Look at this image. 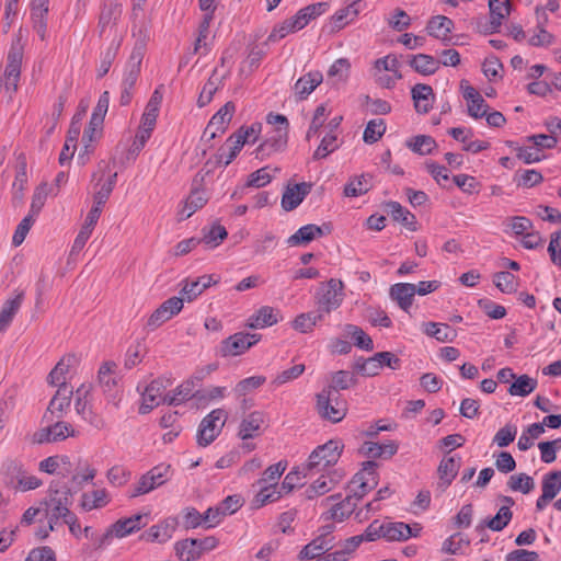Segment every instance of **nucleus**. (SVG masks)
<instances>
[{
  "mask_svg": "<svg viewBox=\"0 0 561 561\" xmlns=\"http://www.w3.org/2000/svg\"><path fill=\"white\" fill-rule=\"evenodd\" d=\"M46 517L48 518L49 530L55 529V525L57 522L62 518L66 519L71 517L73 513L70 512V506L72 504H64L60 502H56L54 500H46Z\"/></svg>",
  "mask_w": 561,
  "mask_h": 561,
  "instance_id": "obj_30",
  "label": "nucleus"
},
{
  "mask_svg": "<svg viewBox=\"0 0 561 561\" xmlns=\"http://www.w3.org/2000/svg\"><path fill=\"white\" fill-rule=\"evenodd\" d=\"M60 463H62L65 466L64 470L60 471V473L62 474V477H66L67 474H69L71 472L70 468H68L70 462H69V457H67V456L47 457L39 462V469L46 473L53 474L60 467Z\"/></svg>",
  "mask_w": 561,
  "mask_h": 561,
  "instance_id": "obj_48",
  "label": "nucleus"
},
{
  "mask_svg": "<svg viewBox=\"0 0 561 561\" xmlns=\"http://www.w3.org/2000/svg\"><path fill=\"white\" fill-rule=\"evenodd\" d=\"M286 467L287 463L283 461L271 465L264 470L262 478L256 481V485H278V479L284 473Z\"/></svg>",
  "mask_w": 561,
  "mask_h": 561,
  "instance_id": "obj_51",
  "label": "nucleus"
},
{
  "mask_svg": "<svg viewBox=\"0 0 561 561\" xmlns=\"http://www.w3.org/2000/svg\"><path fill=\"white\" fill-rule=\"evenodd\" d=\"M407 147L419 154H430L437 147L435 139L427 135H417L407 141Z\"/></svg>",
  "mask_w": 561,
  "mask_h": 561,
  "instance_id": "obj_42",
  "label": "nucleus"
},
{
  "mask_svg": "<svg viewBox=\"0 0 561 561\" xmlns=\"http://www.w3.org/2000/svg\"><path fill=\"white\" fill-rule=\"evenodd\" d=\"M273 136L267 138L257 147L256 157L260 154L262 157L270 156L271 153L280 151L286 147L288 130H286V128H276L273 130Z\"/></svg>",
  "mask_w": 561,
  "mask_h": 561,
  "instance_id": "obj_24",
  "label": "nucleus"
},
{
  "mask_svg": "<svg viewBox=\"0 0 561 561\" xmlns=\"http://www.w3.org/2000/svg\"><path fill=\"white\" fill-rule=\"evenodd\" d=\"M260 490L252 500V507L261 508L268 503L276 502L283 496V492L278 491V485H259Z\"/></svg>",
  "mask_w": 561,
  "mask_h": 561,
  "instance_id": "obj_37",
  "label": "nucleus"
},
{
  "mask_svg": "<svg viewBox=\"0 0 561 561\" xmlns=\"http://www.w3.org/2000/svg\"><path fill=\"white\" fill-rule=\"evenodd\" d=\"M561 491V471L547 473L542 479V494L553 500Z\"/></svg>",
  "mask_w": 561,
  "mask_h": 561,
  "instance_id": "obj_52",
  "label": "nucleus"
},
{
  "mask_svg": "<svg viewBox=\"0 0 561 561\" xmlns=\"http://www.w3.org/2000/svg\"><path fill=\"white\" fill-rule=\"evenodd\" d=\"M507 486L515 492H522L523 494L530 493L535 488L534 479L526 473L512 474L508 478Z\"/></svg>",
  "mask_w": 561,
  "mask_h": 561,
  "instance_id": "obj_49",
  "label": "nucleus"
},
{
  "mask_svg": "<svg viewBox=\"0 0 561 561\" xmlns=\"http://www.w3.org/2000/svg\"><path fill=\"white\" fill-rule=\"evenodd\" d=\"M371 175L362 174L352 178L348 183L344 186V195L347 197H356L366 194L371 188Z\"/></svg>",
  "mask_w": 561,
  "mask_h": 561,
  "instance_id": "obj_36",
  "label": "nucleus"
},
{
  "mask_svg": "<svg viewBox=\"0 0 561 561\" xmlns=\"http://www.w3.org/2000/svg\"><path fill=\"white\" fill-rule=\"evenodd\" d=\"M116 364L114 362H105L99 369V383L102 387L104 393L111 398H115L117 381L113 376Z\"/></svg>",
  "mask_w": 561,
  "mask_h": 561,
  "instance_id": "obj_29",
  "label": "nucleus"
},
{
  "mask_svg": "<svg viewBox=\"0 0 561 561\" xmlns=\"http://www.w3.org/2000/svg\"><path fill=\"white\" fill-rule=\"evenodd\" d=\"M24 299V293L20 291L14 298L4 301L0 310V333L7 330V328L13 321V318L20 310Z\"/></svg>",
  "mask_w": 561,
  "mask_h": 561,
  "instance_id": "obj_27",
  "label": "nucleus"
},
{
  "mask_svg": "<svg viewBox=\"0 0 561 561\" xmlns=\"http://www.w3.org/2000/svg\"><path fill=\"white\" fill-rule=\"evenodd\" d=\"M323 229H327L328 232L330 231L329 226L325 225L322 227L313 224L302 226L287 239V243L290 247L307 244L316 238L323 236Z\"/></svg>",
  "mask_w": 561,
  "mask_h": 561,
  "instance_id": "obj_20",
  "label": "nucleus"
},
{
  "mask_svg": "<svg viewBox=\"0 0 561 561\" xmlns=\"http://www.w3.org/2000/svg\"><path fill=\"white\" fill-rule=\"evenodd\" d=\"M517 434V427L512 424H506L500 428L493 437V444L497 447H506L514 442Z\"/></svg>",
  "mask_w": 561,
  "mask_h": 561,
  "instance_id": "obj_64",
  "label": "nucleus"
},
{
  "mask_svg": "<svg viewBox=\"0 0 561 561\" xmlns=\"http://www.w3.org/2000/svg\"><path fill=\"white\" fill-rule=\"evenodd\" d=\"M183 309V299L171 297L163 301L149 317L147 328L153 330L170 320Z\"/></svg>",
  "mask_w": 561,
  "mask_h": 561,
  "instance_id": "obj_12",
  "label": "nucleus"
},
{
  "mask_svg": "<svg viewBox=\"0 0 561 561\" xmlns=\"http://www.w3.org/2000/svg\"><path fill=\"white\" fill-rule=\"evenodd\" d=\"M387 208L389 209V213L391 214L393 220L399 221L402 226H404L411 231L417 230L416 217L409 210L404 209L400 203L388 202Z\"/></svg>",
  "mask_w": 561,
  "mask_h": 561,
  "instance_id": "obj_33",
  "label": "nucleus"
},
{
  "mask_svg": "<svg viewBox=\"0 0 561 561\" xmlns=\"http://www.w3.org/2000/svg\"><path fill=\"white\" fill-rule=\"evenodd\" d=\"M344 332L347 336H351L354 341L355 346L365 351H373L374 343L369 335H367L363 329L355 324H346Z\"/></svg>",
  "mask_w": 561,
  "mask_h": 561,
  "instance_id": "obj_43",
  "label": "nucleus"
},
{
  "mask_svg": "<svg viewBox=\"0 0 561 561\" xmlns=\"http://www.w3.org/2000/svg\"><path fill=\"white\" fill-rule=\"evenodd\" d=\"M343 444L340 440L331 439L325 444L318 446L309 456L307 468H327L335 465L342 454Z\"/></svg>",
  "mask_w": 561,
  "mask_h": 561,
  "instance_id": "obj_4",
  "label": "nucleus"
},
{
  "mask_svg": "<svg viewBox=\"0 0 561 561\" xmlns=\"http://www.w3.org/2000/svg\"><path fill=\"white\" fill-rule=\"evenodd\" d=\"M312 184L307 182L288 185L282 196V207L286 211L297 208L311 192Z\"/></svg>",
  "mask_w": 561,
  "mask_h": 561,
  "instance_id": "obj_17",
  "label": "nucleus"
},
{
  "mask_svg": "<svg viewBox=\"0 0 561 561\" xmlns=\"http://www.w3.org/2000/svg\"><path fill=\"white\" fill-rule=\"evenodd\" d=\"M75 435L76 432L69 423L57 421L53 425L36 431L32 435L31 442L33 444L54 443Z\"/></svg>",
  "mask_w": 561,
  "mask_h": 561,
  "instance_id": "obj_9",
  "label": "nucleus"
},
{
  "mask_svg": "<svg viewBox=\"0 0 561 561\" xmlns=\"http://www.w3.org/2000/svg\"><path fill=\"white\" fill-rule=\"evenodd\" d=\"M334 538H328L325 536H318L311 542L306 545L299 553L300 559H314L327 553L334 547Z\"/></svg>",
  "mask_w": 561,
  "mask_h": 561,
  "instance_id": "obj_26",
  "label": "nucleus"
},
{
  "mask_svg": "<svg viewBox=\"0 0 561 561\" xmlns=\"http://www.w3.org/2000/svg\"><path fill=\"white\" fill-rule=\"evenodd\" d=\"M390 298L403 310L408 311L414 299V284L397 283L389 288Z\"/></svg>",
  "mask_w": 561,
  "mask_h": 561,
  "instance_id": "obj_21",
  "label": "nucleus"
},
{
  "mask_svg": "<svg viewBox=\"0 0 561 561\" xmlns=\"http://www.w3.org/2000/svg\"><path fill=\"white\" fill-rule=\"evenodd\" d=\"M341 481V477L337 479L328 478L327 476L319 477L306 490V497L311 500L316 496L323 495L332 490Z\"/></svg>",
  "mask_w": 561,
  "mask_h": 561,
  "instance_id": "obj_40",
  "label": "nucleus"
},
{
  "mask_svg": "<svg viewBox=\"0 0 561 561\" xmlns=\"http://www.w3.org/2000/svg\"><path fill=\"white\" fill-rule=\"evenodd\" d=\"M385 131L386 123L383 119H371L367 123L363 139L366 144H375L382 137Z\"/></svg>",
  "mask_w": 561,
  "mask_h": 561,
  "instance_id": "obj_56",
  "label": "nucleus"
},
{
  "mask_svg": "<svg viewBox=\"0 0 561 561\" xmlns=\"http://www.w3.org/2000/svg\"><path fill=\"white\" fill-rule=\"evenodd\" d=\"M174 550L181 561H196L202 556L196 539L180 540L175 543Z\"/></svg>",
  "mask_w": 561,
  "mask_h": 561,
  "instance_id": "obj_39",
  "label": "nucleus"
},
{
  "mask_svg": "<svg viewBox=\"0 0 561 561\" xmlns=\"http://www.w3.org/2000/svg\"><path fill=\"white\" fill-rule=\"evenodd\" d=\"M27 182L26 161L20 159L16 165L15 181L13 182V199L21 203L23 199V191Z\"/></svg>",
  "mask_w": 561,
  "mask_h": 561,
  "instance_id": "obj_47",
  "label": "nucleus"
},
{
  "mask_svg": "<svg viewBox=\"0 0 561 561\" xmlns=\"http://www.w3.org/2000/svg\"><path fill=\"white\" fill-rule=\"evenodd\" d=\"M175 396L179 401L182 403L186 402L190 399H198L202 400L205 398L204 393L196 390V383L194 380H185L181 385H179L174 390Z\"/></svg>",
  "mask_w": 561,
  "mask_h": 561,
  "instance_id": "obj_54",
  "label": "nucleus"
},
{
  "mask_svg": "<svg viewBox=\"0 0 561 561\" xmlns=\"http://www.w3.org/2000/svg\"><path fill=\"white\" fill-rule=\"evenodd\" d=\"M347 5L337 12L332 16L333 23L336 28H342L345 23L344 20L348 19L353 21L358 14H359V8L355 5L354 2L345 1Z\"/></svg>",
  "mask_w": 561,
  "mask_h": 561,
  "instance_id": "obj_63",
  "label": "nucleus"
},
{
  "mask_svg": "<svg viewBox=\"0 0 561 561\" xmlns=\"http://www.w3.org/2000/svg\"><path fill=\"white\" fill-rule=\"evenodd\" d=\"M383 533L385 538L390 541H404L411 537H417L412 527L402 522L383 524Z\"/></svg>",
  "mask_w": 561,
  "mask_h": 561,
  "instance_id": "obj_32",
  "label": "nucleus"
},
{
  "mask_svg": "<svg viewBox=\"0 0 561 561\" xmlns=\"http://www.w3.org/2000/svg\"><path fill=\"white\" fill-rule=\"evenodd\" d=\"M175 528L176 522L174 519H165L144 531L141 539L148 542L164 543L172 538Z\"/></svg>",
  "mask_w": 561,
  "mask_h": 561,
  "instance_id": "obj_18",
  "label": "nucleus"
},
{
  "mask_svg": "<svg viewBox=\"0 0 561 561\" xmlns=\"http://www.w3.org/2000/svg\"><path fill=\"white\" fill-rule=\"evenodd\" d=\"M454 22L444 15H435L427 23V32L436 38H446L451 32Z\"/></svg>",
  "mask_w": 561,
  "mask_h": 561,
  "instance_id": "obj_38",
  "label": "nucleus"
},
{
  "mask_svg": "<svg viewBox=\"0 0 561 561\" xmlns=\"http://www.w3.org/2000/svg\"><path fill=\"white\" fill-rule=\"evenodd\" d=\"M414 107L417 113L426 114L433 106L435 99L433 89L428 84L417 83L411 90Z\"/></svg>",
  "mask_w": 561,
  "mask_h": 561,
  "instance_id": "obj_19",
  "label": "nucleus"
},
{
  "mask_svg": "<svg viewBox=\"0 0 561 561\" xmlns=\"http://www.w3.org/2000/svg\"><path fill=\"white\" fill-rule=\"evenodd\" d=\"M340 147L337 137L334 133H328L321 140L320 145L313 152L314 160L327 158L330 153L334 152Z\"/></svg>",
  "mask_w": 561,
  "mask_h": 561,
  "instance_id": "obj_50",
  "label": "nucleus"
},
{
  "mask_svg": "<svg viewBox=\"0 0 561 561\" xmlns=\"http://www.w3.org/2000/svg\"><path fill=\"white\" fill-rule=\"evenodd\" d=\"M493 283L504 294H512L517 290L516 277L506 271L495 273Z\"/></svg>",
  "mask_w": 561,
  "mask_h": 561,
  "instance_id": "obj_57",
  "label": "nucleus"
},
{
  "mask_svg": "<svg viewBox=\"0 0 561 561\" xmlns=\"http://www.w3.org/2000/svg\"><path fill=\"white\" fill-rule=\"evenodd\" d=\"M374 467H377L375 461H365L363 469L355 473L348 483L350 495L357 503L378 484V480L373 476V483H369V479H366V474H371Z\"/></svg>",
  "mask_w": 561,
  "mask_h": 561,
  "instance_id": "obj_8",
  "label": "nucleus"
},
{
  "mask_svg": "<svg viewBox=\"0 0 561 561\" xmlns=\"http://www.w3.org/2000/svg\"><path fill=\"white\" fill-rule=\"evenodd\" d=\"M146 54L145 39H138L131 50L129 59L126 65V73L123 80V91L121 93L119 103L125 106L130 103L131 89L137 82L140 73L141 62Z\"/></svg>",
  "mask_w": 561,
  "mask_h": 561,
  "instance_id": "obj_3",
  "label": "nucleus"
},
{
  "mask_svg": "<svg viewBox=\"0 0 561 561\" xmlns=\"http://www.w3.org/2000/svg\"><path fill=\"white\" fill-rule=\"evenodd\" d=\"M236 111L233 102H227L219 111L211 117L208 125L204 130V136L208 137V140L214 139L219 134H224L232 115Z\"/></svg>",
  "mask_w": 561,
  "mask_h": 561,
  "instance_id": "obj_13",
  "label": "nucleus"
},
{
  "mask_svg": "<svg viewBox=\"0 0 561 561\" xmlns=\"http://www.w3.org/2000/svg\"><path fill=\"white\" fill-rule=\"evenodd\" d=\"M537 387V380L528 375H522L515 379L510 386L508 393L511 396L526 397Z\"/></svg>",
  "mask_w": 561,
  "mask_h": 561,
  "instance_id": "obj_44",
  "label": "nucleus"
},
{
  "mask_svg": "<svg viewBox=\"0 0 561 561\" xmlns=\"http://www.w3.org/2000/svg\"><path fill=\"white\" fill-rule=\"evenodd\" d=\"M355 375L348 370H339L332 374L331 383L323 390H331L332 394L339 396L340 390H346L356 386Z\"/></svg>",
  "mask_w": 561,
  "mask_h": 561,
  "instance_id": "obj_35",
  "label": "nucleus"
},
{
  "mask_svg": "<svg viewBox=\"0 0 561 561\" xmlns=\"http://www.w3.org/2000/svg\"><path fill=\"white\" fill-rule=\"evenodd\" d=\"M398 451L396 442L378 444L375 442H365L359 448V454L368 458H391Z\"/></svg>",
  "mask_w": 561,
  "mask_h": 561,
  "instance_id": "obj_23",
  "label": "nucleus"
},
{
  "mask_svg": "<svg viewBox=\"0 0 561 561\" xmlns=\"http://www.w3.org/2000/svg\"><path fill=\"white\" fill-rule=\"evenodd\" d=\"M49 186L46 182L44 183H41L34 194H33V198H32V203H31V208H30V213L32 216H35L37 217V215L41 213L43 206L45 205V202H46V198L49 194Z\"/></svg>",
  "mask_w": 561,
  "mask_h": 561,
  "instance_id": "obj_60",
  "label": "nucleus"
},
{
  "mask_svg": "<svg viewBox=\"0 0 561 561\" xmlns=\"http://www.w3.org/2000/svg\"><path fill=\"white\" fill-rule=\"evenodd\" d=\"M350 62L346 58H340L333 62L328 71V81L332 83L344 82L347 79Z\"/></svg>",
  "mask_w": 561,
  "mask_h": 561,
  "instance_id": "obj_55",
  "label": "nucleus"
},
{
  "mask_svg": "<svg viewBox=\"0 0 561 561\" xmlns=\"http://www.w3.org/2000/svg\"><path fill=\"white\" fill-rule=\"evenodd\" d=\"M23 60V45L20 38H16L8 53L7 66L3 78L0 80V93H4L9 99L18 90V83L21 76V66Z\"/></svg>",
  "mask_w": 561,
  "mask_h": 561,
  "instance_id": "obj_1",
  "label": "nucleus"
},
{
  "mask_svg": "<svg viewBox=\"0 0 561 561\" xmlns=\"http://www.w3.org/2000/svg\"><path fill=\"white\" fill-rule=\"evenodd\" d=\"M323 81L320 71H310L300 77L294 87L295 94L299 100H305Z\"/></svg>",
  "mask_w": 561,
  "mask_h": 561,
  "instance_id": "obj_25",
  "label": "nucleus"
},
{
  "mask_svg": "<svg viewBox=\"0 0 561 561\" xmlns=\"http://www.w3.org/2000/svg\"><path fill=\"white\" fill-rule=\"evenodd\" d=\"M261 339L260 334L238 332L230 335L221 343V353L224 356H238L255 345Z\"/></svg>",
  "mask_w": 561,
  "mask_h": 561,
  "instance_id": "obj_10",
  "label": "nucleus"
},
{
  "mask_svg": "<svg viewBox=\"0 0 561 561\" xmlns=\"http://www.w3.org/2000/svg\"><path fill=\"white\" fill-rule=\"evenodd\" d=\"M322 320L323 318L317 311L301 313L295 318L293 327L295 330L301 333H307L310 332L312 328Z\"/></svg>",
  "mask_w": 561,
  "mask_h": 561,
  "instance_id": "obj_53",
  "label": "nucleus"
},
{
  "mask_svg": "<svg viewBox=\"0 0 561 561\" xmlns=\"http://www.w3.org/2000/svg\"><path fill=\"white\" fill-rule=\"evenodd\" d=\"M103 122L104 119L102 118H99L98 122L93 121V116L91 115L89 126L83 131L82 136V142L85 153L92 152L93 148L91 147V142L96 138V136L101 134Z\"/></svg>",
  "mask_w": 561,
  "mask_h": 561,
  "instance_id": "obj_59",
  "label": "nucleus"
},
{
  "mask_svg": "<svg viewBox=\"0 0 561 561\" xmlns=\"http://www.w3.org/2000/svg\"><path fill=\"white\" fill-rule=\"evenodd\" d=\"M208 201L206 193L203 190H194L185 202L184 209L187 214L182 219L190 218L197 209L202 208Z\"/></svg>",
  "mask_w": 561,
  "mask_h": 561,
  "instance_id": "obj_58",
  "label": "nucleus"
},
{
  "mask_svg": "<svg viewBox=\"0 0 561 561\" xmlns=\"http://www.w3.org/2000/svg\"><path fill=\"white\" fill-rule=\"evenodd\" d=\"M243 137L244 136L232 134L227 139L226 144L219 148L216 154V163L219 164L224 162L225 165L230 164L244 145Z\"/></svg>",
  "mask_w": 561,
  "mask_h": 561,
  "instance_id": "obj_22",
  "label": "nucleus"
},
{
  "mask_svg": "<svg viewBox=\"0 0 561 561\" xmlns=\"http://www.w3.org/2000/svg\"><path fill=\"white\" fill-rule=\"evenodd\" d=\"M47 500H54L64 504L73 503V492L69 485L60 480H54L49 485V495Z\"/></svg>",
  "mask_w": 561,
  "mask_h": 561,
  "instance_id": "obj_41",
  "label": "nucleus"
},
{
  "mask_svg": "<svg viewBox=\"0 0 561 561\" xmlns=\"http://www.w3.org/2000/svg\"><path fill=\"white\" fill-rule=\"evenodd\" d=\"M72 394V388L68 387L66 381H62L55 396L51 398L44 419L48 422H51L54 417L61 419L70 407Z\"/></svg>",
  "mask_w": 561,
  "mask_h": 561,
  "instance_id": "obj_11",
  "label": "nucleus"
},
{
  "mask_svg": "<svg viewBox=\"0 0 561 561\" xmlns=\"http://www.w3.org/2000/svg\"><path fill=\"white\" fill-rule=\"evenodd\" d=\"M73 362L75 357L72 355L62 357L48 375L49 385L59 387V385L65 381V375L69 371Z\"/></svg>",
  "mask_w": 561,
  "mask_h": 561,
  "instance_id": "obj_46",
  "label": "nucleus"
},
{
  "mask_svg": "<svg viewBox=\"0 0 561 561\" xmlns=\"http://www.w3.org/2000/svg\"><path fill=\"white\" fill-rule=\"evenodd\" d=\"M357 506V502L353 500L350 494L342 501L335 503L329 513L324 516L325 520L333 519L336 522H343L351 516Z\"/></svg>",
  "mask_w": 561,
  "mask_h": 561,
  "instance_id": "obj_31",
  "label": "nucleus"
},
{
  "mask_svg": "<svg viewBox=\"0 0 561 561\" xmlns=\"http://www.w3.org/2000/svg\"><path fill=\"white\" fill-rule=\"evenodd\" d=\"M144 518V515L136 514L131 517L119 519L115 524L112 525V527L102 536L100 539V547L105 545L106 540L112 537L113 535L123 538L127 535L133 534L136 530H139L144 524H141V520Z\"/></svg>",
  "mask_w": 561,
  "mask_h": 561,
  "instance_id": "obj_16",
  "label": "nucleus"
},
{
  "mask_svg": "<svg viewBox=\"0 0 561 561\" xmlns=\"http://www.w3.org/2000/svg\"><path fill=\"white\" fill-rule=\"evenodd\" d=\"M171 385L169 379L158 378L152 380L142 393V402L139 407L140 414L149 413L153 408L160 404L163 391Z\"/></svg>",
  "mask_w": 561,
  "mask_h": 561,
  "instance_id": "obj_14",
  "label": "nucleus"
},
{
  "mask_svg": "<svg viewBox=\"0 0 561 561\" xmlns=\"http://www.w3.org/2000/svg\"><path fill=\"white\" fill-rule=\"evenodd\" d=\"M107 502L108 499L106 491L104 489H99L90 493H83L81 506L85 511H92L105 506Z\"/></svg>",
  "mask_w": 561,
  "mask_h": 561,
  "instance_id": "obj_45",
  "label": "nucleus"
},
{
  "mask_svg": "<svg viewBox=\"0 0 561 561\" xmlns=\"http://www.w3.org/2000/svg\"><path fill=\"white\" fill-rule=\"evenodd\" d=\"M228 236V232L224 226H213L201 240L202 243L208 248H216Z\"/></svg>",
  "mask_w": 561,
  "mask_h": 561,
  "instance_id": "obj_62",
  "label": "nucleus"
},
{
  "mask_svg": "<svg viewBox=\"0 0 561 561\" xmlns=\"http://www.w3.org/2000/svg\"><path fill=\"white\" fill-rule=\"evenodd\" d=\"M317 411L321 417L337 423L346 415V402L339 400L331 390H322L317 394Z\"/></svg>",
  "mask_w": 561,
  "mask_h": 561,
  "instance_id": "obj_5",
  "label": "nucleus"
},
{
  "mask_svg": "<svg viewBox=\"0 0 561 561\" xmlns=\"http://www.w3.org/2000/svg\"><path fill=\"white\" fill-rule=\"evenodd\" d=\"M460 467V458L456 459L455 457H444L438 466L437 473L439 477V486L446 489L458 473V469Z\"/></svg>",
  "mask_w": 561,
  "mask_h": 561,
  "instance_id": "obj_28",
  "label": "nucleus"
},
{
  "mask_svg": "<svg viewBox=\"0 0 561 561\" xmlns=\"http://www.w3.org/2000/svg\"><path fill=\"white\" fill-rule=\"evenodd\" d=\"M265 421L266 416L262 411H253L247 414L239 424L238 437L247 440L260 436Z\"/></svg>",
  "mask_w": 561,
  "mask_h": 561,
  "instance_id": "obj_15",
  "label": "nucleus"
},
{
  "mask_svg": "<svg viewBox=\"0 0 561 561\" xmlns=\"http://www.w3.org/2000/svg\"><path fill=\"white\" fill-rule=\"evenodd\" d=\"M170 465H158L142 474L134 485L129 497H137L164 484L169 479Z\"/></svg>",
  "mask_w": 561,
  "mask_h": 561,
  "instance_id": "obj_7",
  "label": "nucleus"
},
{
  "mask_svg": "<svg viewBox=\"0 0 561 561\" xmlns=\"http://www.w3.org/2000/svg\"><path fill=\"white\" fill-rule=\"evenodd\" d=\"M513 517V513L507 506H501L496 515L486 522V526L493 531L503 530Z\"/></svg>",
  "mask_w": 561,
  "mask_h": 561,
  "instance_id": "obj_61",
  "label": "nucleus"
},
{
  "mask_svg": "<svg viewBox=\"0 0 561 561\" xmlns=\"http://www.w3.org/2000/svg\"><path fill=\"white\" fill-rule=\"evenodd\" d=\"M344 284L341 279L330 278L327 283H321L316 293L317 312L324 318L337 309L344 299Z\"/></svg>",
  "mask_w": 561,
  "mask_h": 561,
  "instance_id": "obj_2",
  "label": "nucleus"
},
{
  "mask_svg": "<svg viewBox=\"0 0 561 561\" xmlns=\"http://www.w3.org/2000/svg\"><path fill=\"white\" fill-rule=\"evenodd\" d=\"M227 413L222 409L213 410L206 415L197 432V444L199 446H207L216 439L225 425Z\"/></svg>",
  "mask_w": 561,
  "mask_h": 561,
  "instance_id": "obj_6",
  "label": "nucleus"
},
{
  "mask_svg": "<svg viewBox=\"0 0 561 561\" xmlns=\"http://www.w3.org/2000/svg\"><path fill=\"white\" fill-rule=\"evenodd\" d=\"M409 65L423 76L433 75L439 69V61L426 54L414 55L410 59Z\"/></svg>",
  "mask_w": 561,
  "mask_h": 561,
  "instance_id": "obj_34",
  "label": "nucleus"
}]
</instances>
